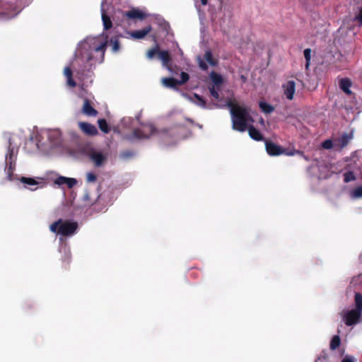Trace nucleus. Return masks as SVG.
<instances>
[{
    "label": "nucleus",
    "mask_w": 362,
    "mask_h": 362,
    "mask_svg": "<svg viewBox=\"0 0 362 362\" xmlns=\"http://www.w3.org/2000/svg\"><path fill=\"white\" fill-rule=\"evenodd\" d=\"M227 105L231 114L233 129L240 132L246 131L248 122L253 121L249 108L230 100L227 103Z\"/></svg>",
    "instance_id": "f257e3e1"
},
{
    "label": "nucleus",
    "mask_w": 362,
    "mask_h": 362,
    "mask_svg": "<svg viewBox=\"0 0 362 362\" xmlns=\"http://www.w3.org/2000/svg\"><path fill=\"white\" fill-rule=\"evenodd\" d=\"M78 227V223L75 221L59 219L50 225L49 229L52 232L63 236H70L76 232Z\"/></svg>",
    "instance_id": "f03ea898"
},
{
    "label": "nucleus",
    "mask_w": 362,
    "mask_h": 362,
    "mask_svg": "<svg viewBox=\"0 0 362 362\" xmlns=\"http://www.w3.org/2000/svg\"><path fill=\"white\" fill-rule=\"evenodd\" d=\"M156 55L161 60L163 66L170 69L171 57L168 51L160 50L158 45H156L154 48L148 49L146 53L148 59H152Z\"/></svg>",
    "instance_id": "7ed1b4c3"
},
{
    "label": "nucleus",
    "mask_w": 362,
    "mask_h": 362,
    "mask_svg": "<svg viewBox=\"0 0 362 362\" xmlns=\"http://www.w3.org/2000/svg\"><path fill=\"white\" fill-rule=\"evenodd\" d=\"M156 131V128L152 124L143 125L141 128H136L133 130L132 136L130 139H146L153 134Z\"/></svg>",
    "instance_id": "20e7f679"
},
{
    "label": "nucleus",
    "mask_w": 362,
    "mask_h": 362,
    "mask_svg": "<svg viewBox=\"0 0 362 362\" xmlns=\"http://www.w3.org/2000/svg\"><path fill=\"white\" fill-rule=\"evenodd\" d=\"M361 317L359 310L352 309L348 311L344 316V321L347 326H351L358 323Z\"/></svg>",
    "instance_id": "39448f33"
},
{
    "label": "nucleus",
    "mask_w": 362,
    "mask_h": 362,
    "mask_svg": "<svg viewBox=\"0 0 362 362\" xmlns=\"http://www.w3.org/2000/svg\"><path fill=\"white\" fill-rule=\"evenodd\" d=\"M265 148L271 156H278L284 153V148L269 140L265 141Z\"/></svg>",
    "instance_id": "423d86ee"
},
{
    "label": "nucleus",
    "mask_w": 362,
    "mask_h": 362,
    "mask_svg": "<svg viewBox=\"0 0 362 362\" xmlns=\"http://www.w3.org/2000/svg\"><path fill=\"white\" fill-rule=\"evenodd\" d=\"M82 112L89 117H95L98 114V112L93 107L92 102L87 98L83 101Z\"/></svg>",
    "instance_id": "0eeeda50"
},
{
    "label": "nucleus",
    "mask_w": 362,
    "mask_h": 362,
    "mask_svg": "<svg viewBox=\"0 0 362 362\" xmlns=\"http://www.w3.org/2000/svg\"><path fill=\"white\" fill-rule=\"evenodd\" d=\"M88 156L96 167L102 166L106 160L105 156L98 151H92Z\"/></svg>",
    "instance_id": "6e6552de"
},
{
    "label": "nucleus",
    "mask_w": 362,
    "mask_h": 362,
    "mask_svg": "<svg viewBox=\"0 0 362 362\" xmlns=\"http://www.w3.org/2000/svg\"><path fill=\"white\" fill-rule=\"evenodd\" d=\"M54 182L55 185H57L59 186L66 185L68 187V188L71 189L76 185L77 180L75 178L72 177L59 176L57 178L55 179Z\"/></svg>",
    "instance_id": "1a4fd4ad"
},
{
    "label": "nucleus",
    "mask_w": 362,
    "mask_h": 362,
    "mask_svg": "<svg viewBox=\"0 0 362 362\" xmlns=\"http://www.w3.org/2000/svg\"><path fill=\"white\" fill-rule=\"evenodd\" d=\"M284 94L288 100H293L296 91V83L294 81H288L283 85Z\"/></svg>",
    "instance_id": "9d476101"
},
{
    "label": "nucleus",
    "mask_w": 362,
    "mask_h": 362,
    "mask_svg": "<svg viewBox=\"0 0 362 362\" xmlns=\"http://www.w3.org/2000/svg\"><path fill=\"white\" fill-rule=\"evenodd\" d=\"M81 130L89 136H95L98 134L97 128L92 124L81 122L78 123Z\"/></svg>",
    "instance_id": "9b49d317"
},
{
    "label": "nucleus",
    "mask_w": 362,
    "mask_h": 362,
    "mask_svg": "<svg viewBox=\"0 0 362 362\" xmlns=\"http://www.w3.org/2000/svg\"><path fill=\"white\" fill-rule=\"evenodd\" d=\"M353 138L352 133L350 134H344L341 137L335 139L334 144L336 146H338L339 148H345L350 141Z\"/></svg>",
    "instance_id": "f8f14e48"
},
{
    "label": "nucleus",
    "mask_w": 362,
    "mask_h": 362,
    "mask_svg": "<svg viewBox=\"0 0 362 362\" xmlns=\"http://www.w3.org/2000/svg\"><path fill=\"white\" fill-rule=\"evenodd\" d=\"M152 30V27L151 25H148L141 30H134L131 33V35L132 37L135 39H142L144 38L147 34H148Z\"/></svg>",
    "instance_id": "ddd939ff"
},
{
    "label": "nucleus",
    "mask_w": 362,
    "mask_h": 362,
    "mask_svg": "<svg viewBox=\"0 0 362 362\" xmlns=\"http://www.w3.org/2000/svg\"><path fill=\"white\" fill-rule=\"evenodd\" d=\"M248 130V133H249V135L250 136L255 140V141H262L264 139V137L262 136V134H261V132L257 129H256L254 126L252 125H250L249 127H247V129Z\"/></svg>",
    "instance_id": "4468645a"
},
{
    "label": "nucleus",
    "mask_w": 362,
    "mask_h": 362,
    "mask_svg": "<svg viewBox=\"0 0 362 362\" xmlns=\"http://www.w3.org/2000/svg\"><path fill=\"white\" fill-rule=\"evenodd\" d=\"M161 81L162 84L166 88L175 89L179 86L178 80L173 77L163 78Z\"/></svg>",
    "instance_id": "2eb2a0df"
},
{
    "label": "nucleus",
    "mask_w": 362,
    "mask_h": 362,
    "mask_svg": "<svg viewBox=\"0 0 362 362\" xmlns=\"http://www.w3.org/2000/svg\"><path fill=\"white\" fill-rule=\"evenodd\" d=\"M64 74L67 78V85L71 88H74L76 86V81L73 79V73L71 69L69 66L64 68Z\"/></svg>",
    "instance_id": "dca6fc26"
},
{
    "label": "nucleus",
    "mask_w": 362,
    "mask_h": 362,
    "mask_svg": "<svg viewBox=\"0 0 362 362\" xmlns=\"http://www.w3.org/2000/svg\"><path fill=\"white\" fill-rule=\"evenodd\" d=\"M60 252L63 253V256L62 257V260L63 262V264H64V267H66L71 262V252L66 247H62L60 250Z\"/></svg>",
    "instance_id": "f3484780"
},
{
    "label": "nucleus",
    "mask_w": 362,
    "mask_h": 362,
    "mask_svg": "<svg viewBox=\"0 0 362 362\" xmlns=\"http://www.w3.org/2000/svg\"><path fill=\"white\" fill-rule=\"evenodd\" d=\"M127 16L131 19H144L146 14L139 10L132 9L127 13Z\"/></svg>",
    "instance_id": "a211bd4d"
},
{
    "label": "nucleus",
    "mask_w": 362,
    "mask_h": 362,
    "mask_svg": "<svg viewBox=\"0 0 362 362\" xmlns=\"http://www.w3.org/2000/svg\"><path fill=\"white\" fill-rule=\"evenodd\" d=\"M351 86V81L348 78H342L339 81L340 88L346 94L350 95L351 91L350 87Z\"/></svg>",
    "instance_id": "6ab92c4d"
},
{
    "label": "nucleus",
    "mask_w": 362,
    "mask_h": 362,
    "mask_svg": "<svg viewBox=\"0 0 362 362\" xmlns=\"http://www.w3.org/2000/svg\"><path fill=\"white\" fill-rule=\"evenodd\" d=\"M210 78L214 83L213 86H216L218 87L223 82V77L220 74H217L215 71H211L210 73Z\"/></svg>",
    "instance_id": "aec40b11"
},
{
    "label": "nucleus",
    "mask_w": 362,
    "mask_h": 362,
    "mask_svg": "<svg viewBox=\"0 0 362 362\" xmlns=\"http://www.w3.org/2000/svg\"><path fill=\"white\" fill-rule=\"evenodd\" d=\"M6 165L8 163H16V158H14V151L13 148L8 146V153L6 155L5 159Z\"/></svg>",
    "instance_id": "412c9836"
},
{
    "label": "nucleus",
    "mask_w": 362,
    "mask_h": 362,
    "mask_svg": "<svg viewBox=\"0 0 362 362\" xmlns=\"http://www.w3.org/2000/svg\"><path fill=\"white\" fill-rule=\"evenodd\" d=\"M259 106L262 111L266 114H270L274 110V107L266 102H260Z\"/></svg>",
    "instance_id": "4be33fe9"
},
{
    "label": "nucleus",
    "mask_w": 362,
    "mask_h": 362,
    "mask_svg": "<svg viewBox=\"0 0 362 362\" xmlns=\"http://www.w3.org/2000/svg\"><path fill=\"white\" fill-rule=\"evenodd\" d=\"M99 129L104 133L108 134L110 128L105 119H99L98 121Z\"/></svg>",
    "instance_id": "5701e85b"
},
{
    "label": "nucleus",
    "mask_w": 362,
    "mask_h": 362,
    "mask_svg": "<svg viewBox=\"0 0 362 362\" xmlns=\"http://www.w3.org/2000/svg\"><path fill=\"white\" fill-rule=\"evenodd\" d=\"M205 60L211 66H215L218 64V61L215 59L210 50H208L204 54Z\"/></svg>",
    "instance_id": "b1692460"
},
{
    "label": "nucleus",
    "mask_w": 362,
    "mask_h": 362,
    "mask_svg": "<svg viewBox=\"0 0 362 362\" xmlns=\"http://www.w3.org/2000/svg\"><path fill=\"white\" fill-rule=\"evenodd\" d=\"M341 339L339 335H334L332 338L329 344V348L331 350H335L340 346Z\"/></svg>",
    "instance_id": "393cba45"
},
{
    "label": "nucleus",
    "mask_w": 362,
    "mask_h": 362,
    "mask_svg": "<svg viewBox=\"0 0 362 362\" xmlns=\"http://www.w3.org/2000/svg\"><path fill=\"white\" fill-rule=\"evenodd\" d=\"M356 308L355 310H359L362 313V294L360 293H356L354 296Z\"/></svg>",
    "instance_id": "a878e982"
},
{
    "label": "nucleus",
    "mask_w": 362,
    "mask_h": 362,
    "mask_svg": "<svg viewBox=\"0 0 362 362\" xmlns=\"http://www.w3.org/2000/svg\"><path fill=\"white\" fill-rule=\"evenodd\" d=\"M102 20L103 23L104 30H107L112 28V21L107 14L104 13L102 14Z\"/></svg>",
    "instance_id": "bb28decb"
},
{
    "label": "nucleus",
    "mask_w": 362,
    "mask_h": 362,
    "mask_svg": "<svg viewBox=\"0 0 362 362\" xmlns=\"http://www.w3.org/2000/svg\"><path fill=\"white\" fill-rule=\"evenodd\" d=\"M193 98L196 99V101H194V103L197 105L202 107V108H206V100L204 99L203 97H202L201 95H199L197 93H194Z\"/></svg>",
    "instance_id": "cd10ccee"
},
{
    "label": "nucleus",
    "mask_w": 362,
    "mask_h": 362,
    "mask_svg": "<svg viewBox=\"0 0 362 362\" xmlns=\"http://www.w3.org/2000/svg\"><path fill=\"white\" fill-rule=\"evenodd\" d=\"M15 165L16 163H8V165H6V170L8 180H12V176L15 170Z\"/></svg>",
    "instance_id": "c85d7f7f"
},
{
    "label": "nucleus",
    "mask_w": 362,
    "mask_h": 362,
    "mask_svg": "<svg viewBox=\"0 0 362 362\" xmlns=\"http://www.w3.org/2000/svg\"><path fill=\"white\" fill-rule=\"evenodd\" d=\"M304 57L305 59V69H308L310 63L311 59V49L310 48H307L303 51Z\"/></svg>",
    "instance_id": "c756f323"
},
{
    "label": "nucleus",
    "mask_w": 362,
    "mask_h": 362,
    "mask_svg": "<svg viewBox=\"0 0 362 362\" xmlns=\"http://www.w3.org/2000/svg\"><path fill=\"white\" fill-rule=\"evenodd\" d=\"M356 179V177L352 171H348L344 174V181L346 183L354 181Z\"/></svg>",
    "instance_id": "7c9ffc66"
},
{
    "label": "nucleus",
    "mask_w": 362,
    "mask_h": 362,
    "mask_svg": "<svg viewBox=\"0 0 362 362\" xmlns=\"http://www.w3.org/2000/svg\"><path fill=\"white\" fill-rule=\"evenodd\" d=\"M351 197L355 199L362 198V185L356 187L352 191Z\"/></svg>",
    "instance_id": "2f4dec72"
},
{
    "label": "nucleus",
    "mask_w": 362,
    "mask_h": 362,
    "mask_svg": "<svg viewBox=\"0 0 362 362\" xmlns=\"http://www.w3.org/2000/svg\"><path fill=\"white\" fill-rule=\"evenodd\" d=\"M21 181L23 183L28 185H36L38 184V182L34 178L32 177H22L21 178Z\"/></svg>",
    "instance_id": "473e14b6"
},
{
    "label": "nucleus",
    "mask_w": 362,
    "mask_h": 362,
    "mask_svg": "<svg viewBox=\"0 0 362 362\" xmlns=\"http://www.w3.org/2000/svg\"><path fill=\"white\" fill-rule=\"evenodd\" d=\"M110 42L112 45V49L114 52H117L119 50V42L117 38L111 39Z\"/></svg>",
    "instance_id": "72a5a7b5"
},
{
    "label": "nucleus",
    "mask_w": 362,
    "mask_h": 362,
    "mask_svg": "<svg viewBox=\"0 0 362 362\" xmlns=\"http://www.w3.org/2000/svg\"><path fill=\"white\" fill-rule=\"evenodd\" d=\"M189 74L186 72L182 71L180 74V80H178L179 86L185 84L189 81Z\"/></svg>",
    "instance_id": "f704fd0d"
},
{
    "label": "nucleus",
    "mask_w": 362,
    "mask_h": 362,
    "mask_svg": "<svg viewBox=\"0 0 362 362\" xmlns=\"http://www.w3.org/2000/svg\"><path fill=\"white\" fill-rule=\"evenodd\" d=\"M106 45H107V42H104L101 43L100 45H98L97 47H95L94 48V50L95 52H102V55L103 57L105 54Z\"/></svg>",
    "instance_id": "c9c22d12"
},
{
    "label": "nucleus",
    "mask_w": 362,
    "mask_h": 362,
    "mask_svg": "<svg viewBox=\"0 0 362 362\" xmlns=\"http://www.w3.org/2000/svg\"><path fill=\"white\" fill-rule=\"evenodd\" d=\"M209 91L211 95L215 99L218 100L219 98V94L218 92L216 90L215 86H212L211 87H209Z\"/></svg>",
    "instance_id": "e433bc0d"
},
{
    "label": "nucleus",
    "mask_w": 362,
    "mask_h": 362,
    "mask_svg": "<svg viewBox=\"0 0 362 362\" xmlns=\"http://www.w3.org/2000/svg\"><path fill=\"white\" fill-rule=\"evenodd\" d=\"M97 180V176L93 173H88L86 174V180L88 182H95Z\"/></svg>",
    "instance_id": "4c0bfd02"
},
{
    "label": "nucleus",
    "mask_w": 362,
    "mask_h": 362,
    "mask_svg": "<svg viewBox=\"0 0 362 362\" xmlns=\"http://www.w3.org/2000/svg\"><path fill=\"white\" fill-rule=\"evenodd\" d=\"M322 146L325 149H330L333 146V142L330 139L325 140V141L322 142Z\"/></svg>",
    "instance_id": "58836bf2"
},
{
    "label": "nucleus",
    "mask_w": 362,
    "mask_h": 362,
    "mask_svg": "<svg viewBox=\"0 0 362 362\" xmlns=\"http://www.w3.org/2000/svg\"><path fill=\"white\" fill-rule=\"evenodd\" d=\"M134 152L132 151H124L121 153V156L124 158H129L134 156Z\"/></svg>",
    "instance_id": "ea45409f"
},
{
    "label": "nucleus",
    "mask_w": 362,
    "mask_h": 362,
    "mask_svg": "<svg viewBox=\"0 0 362 362\" xmlns=\"http://www.w3.org/2000/svg\"><path fill=\"white\" fill-rule=\"evenodd\" d=\"M300 153L299 151H296V150L288 151L286 148H284L283 154L291 156H294L296 153Z\"/></svg>",
    "instance_id": "a19ab883"
},
{
    "label": "nucleus",
    "mask_w": 362,
    "mask_h": 362,
    "mask_svg": "<svg viewBox=\"0 0 362 362\" xmlns=\"http://www.w3.org/2000/svg\"><path fill=\"white\" fill-rule=\"evenodd\" d=\"M199 66L203 70V71H206L208 69V66L207 64L204 62L202 61V59H199Z\"/></svg>",
    "instance_id": "79ce46f5"
},
{
    "label": "nucleus",
    "mask_w": 362,
    "mask_h": 362,
    "mask_svg": "<svg viewBox=\"0 0 362 362\" xmlns=\"http://www.w3.org/2000/svg\"><path fill=\"white\" fill-rule=\"evenodd\" d=\"M354 358L351 356L346 355L345 357L341 360V362H354Z\"/></svg>",
    "instance_id": "37998d69"
},
{
    "label": "nucleus",
    "mask_w": 362,
    "mask_h": 362,
    "mask_svg": "<svg viewBox=\"0 0 362 362\" xmlns=\"http://www.w3.org/2000/svg\"><path fill=\"white\" fill-rule=\"evenodd\" d=\"M322 358H323L324 360H327V354H326L325 353H322V354H320V356L317 358L315 362H317V361H320Z\"/></svg>",
    "instance_id": "c03bdc74"
},
{
    "label": "nucleus",
    "mask_w": 362,
    "mask_h": 362,
    "mask_svg": "<svg viewBox=\"0 0 362 362\" xmlns=\"http://www.w3.org/2000/svg\"><path fill=\"white\" fill-rule=\"evenodd\" d=\"M201 3L203 6H206L208 4V0H201Z\"/></svg>",
    "instance_id": "a18cd8bd"
},
{
    "label": "nucleus",
    "mask_w": 362,
    "mask_h": 362,
    "mask_svg": "<svg viewBox=\"0 0 362 362\" xmlns=\"http://www.w3.org/2000/svg\"><path fill=\"white\" fill-rule=\"evenodd\" d=\"M241 78L243 81H246V78L244 76H241Z\"/></svg>",
    "instance_id": "49530a36"
},
{
    "label": "nucleus",
    "mask_w": 362,
    "mask_h": 362,
    "mask_svg": "<svg viewBox=\"0 0 362 362\" xmlns=\"http://www.w3.org/2000/svg\"><path fill=\"white\" fill-rule=\"evenodd\" d=\"M344 353V351H342V352L341 353V355H343Z\"/></svg>",
    "instance_id": "de8ad7c7"
},
{
    "label": "nucleus",
    "mask_w": 362,
    "mask_h": 362,
    "mask_svg": "<svg viewBox=\"0 0 362 362\" xmlns=\"http://www.w3.org/2000/svg\"><path fill=\"white\" fill-rule=\"evenodd\" d=\"M344 353V351H342V352L341 353V355H343Z\"/></svg>",
    "instance_id": "09e8293b"
},
{
    "label": "nucleus",
    "mask_w": 362,
    "mask_h": 362,
    "mask_svg": "<svg viewBox=\"0 0 362 362\" xmlns=\"http://www.w3.org/2000/svg\"><path fill=\"white\" fill-rule=\"evenodd\" d=\"M344 353V351H342V352L341 353V355H343Z\"/></svg>",
    "instance_id": "8fccbe9b"
}]
</instances>
